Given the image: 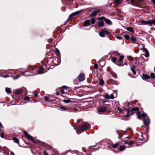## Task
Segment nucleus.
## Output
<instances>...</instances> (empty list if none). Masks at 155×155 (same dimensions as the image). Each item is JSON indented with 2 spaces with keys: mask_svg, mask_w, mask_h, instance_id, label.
I'll return each instance as SVG.
<instances>
[{
  "mask_svg": "<svg viewBox=\"0 0 155 155\" xmlns=\"http://www.w3.org/2000/svg\"><path fill=\"white\" fill-rule=\"evenodd\" d=\"M142 45V50L146 53V54H142L141 55V56L140 57L139 60V62H140V63L144 62L145 61L143 59V58L142 57V55H144L146 57H147L149 55V53L148 50L146 48L144 47L143 45Z\"/></svg>",
  "mask_w": 155,
  "mask_h": 155,
  "instance_id": "1",
  "label": "nucleus"
},
{
  "mask_svg": "<svg viewBox=\"0 0 155 155\" xmlns=\"http://www.w3.org/2000/svg\"><path fill=\"white\" fill-rule=\"evenodd\" d=\"M90 124L87 122H85L83 124L82 127H80V129L82 131H83L90 128Z\"/></svg>",
  "mask_w": 155,
  "mask_h": 155,
  "instance_id": "2",
  "label": "nucleus"
},
{
  "mask_svg": "<svg viewBox=\"0 0 155 155\" xmlns=\"http://www.w3.org/2000/svg\"><path fill=\"white\" fill-rule=\"evenodd\" d=\"M24 134L27 139L29 140L32 142L35 143L36 142V140L33 139V137L28 134L26 131L24 132Z\"/></svg>",
  "mask_w": 155,
  "mask_h": 155,
  "instance_id": "3",
  "label": "nucleus"
},
{
  "mask_svg": "<svg viewBox=\"0 0 155 155\" xmlns=\"http://www.w3.org/2000/svg\"><path fill=\"white\" fill-rule=\"evenodd\" d=\"M107 109L105 107L102 106L98 108L97 110V111L99 114H101L105 111Z\"/></svg>",
  "mask_w": 155,
  "mask_h": 155,
  "instance_id": "4",
  "label": "nucleus"
},
{
  "mask_svg": "<svg viewBox=\"0 0 155 155\" xmlns=\"http://www.w3.org/2000/svg\"><path fill=\"white\" fill-rule=\"evenodd\" d=\"M80 12V11H77V12H74L72 14H71L69 16V19H72L73 18V17L74 16H75V15H78Z\"/></svg>",
  "mask_w": 155,
  "mask_h": 155,
  "instance_id": "5",
  "label": "nucleus"
},
{
  "mask_svg": "<svg viewBox=\"0 0 155 155\" xmlns=\"http://www.w3.org/2000/svg\"><path fill=\"white\" fill-rule=\"evenodd\" d=\"M85 78V75L83 73H81L78 76V79L79 81H82Z\"/></svg>",
  "mask_w": 155,
  "mask_h": 155,
  "instance_id": "6",
  "label": "nucleus"
},
{
  "mask_svg": "<svg viewBox=\"0 0 155 155\" xmlns=\"http://www.w3.org/2000/svg\"><path fill=\"white\" fill-rule=\"evenodd\" d=\"M140 112H138L137 113V115L138 116V117L139 119H140L141 117L145 118L147 117V115L145 114H143L140 115Z\"/></svg>",
  "mask_w": 155,
  "mask_h": 155,
  "instance_id": "7",
  "label": "nucleus"
},
{
  "mask_svg": "<svg viewBox=\"0 0 155 155\" xmlns=\"http://www.w3.org/2000/svg\"><path fill=\"white\" fill-rule=\"evenodd\" d=\"M143 124L146 125H148L150 124V120L147 117L146 118L144 119L143 120Z\"/></svg>",
  "mask_w": 155,
  "mask_h": 155,
  "instance_id": "8",
  "label": "nucleus"
},
{
  "mask_svg": "<svg viewBox=\"0 0 155 155\" xmlns=\"http://www.w3.org/2000/svg\"><path fill=\"white\" fill-rule=\"evenodd\" d=\"M149 25L151 26H152L153 25H155V20H148L147 21V25Z\"/></svg>",
  "mask_w": 155,
  "mask_h": 155,
  "instance_id": "9",
  "label": "nucleus"
},
{
  "mask_svg": "<svg viewBox=\"0 0 155 155\" xmlns=\"http://www.w3.org/2000/svg\"><path fill=\"white\" fill-rule=\"evenodd\" d=\"M44 69L43 68L41 67L39 68L38 70V74H42L44 73Z\"/></svg>",
  "mask_w": 155,
  "mask_h": 155,
  "instance_id": "10",
  "label": "nucleus"
},
{
  "mask_svg": "<svg viewBox=\"0 0 155 155\" xmlns=\"http://www.w3.org/2000/svg\"><path fill=\"white\" fill-rule=\"evenodd\" d=\"M99 12V10H96L93 11L90 15V16L91 17L94 16L96 15L97 13Z\"/></svg>",
  "mask_w": 155,
  "mask_h": 155,
  "instance_id": "11",
  "label": "nucleus"
},
{
  "mask_svg": "<svg viewBox=\"0 0 155 155\" xmlns=\"http://www.w3.org/2000/svg\"><path fill=\"white\" fill-rule=\"evenodd\" d=\"M90 21L89 20H87L84 22V26H87L90 25Z\"/></svg>",
  "mask_w": 155,
  "mask_h": 155,
  "instance_id": "12",
  "label": "nucleus"
},
{
  "mask_svg": "<svg viewBox=\"0 0 155 155\" xmlns=\"http://www.w3.org/2000/svg\"><path fill=\"white\" fill-rule=\"evenodd\" d=\"M105 22L108 25H111L112 24V22L108 19L105 18Z\"/></svg>",
  "mask_w": 155,
  "mask_h": 155,
  "instance_id": "13",
  "label": "nucleus"
},
{
  "mask_svg": "<svg viewBox=\"0 0 155 155\" xmlns=\"http://www.w3.org/2000/svg\"><path fill=\"white\" fill-rule=\"evenodd\" d=\"M105 35L104 30H102L101 31L99 32V35L101 37H104Z\"/></svg>",
  "mask_w": 155,
  "mask_h": 155,
  "instance_id": "14",
  "label": "nucleus"
},
{
  "mask_svg": "<svg viewBox=\"0 0 155 155\" xmlns=\"http://www.w3.org/2000/svg\"><path fill=\"white\" fill-rule=\"evenodd\" d=\"M142 78L143 80L149 79L150 78V77L148 75L143 74Z\"/></svg>",
  "mask_w": 155,
  "mask_h": 155,
  "instance_id": "15",
  "label": "nucleus"
},
{
  "mask_svg": "<svg viewBox=\"0 0 155 155\" xmlns=\"http://www.w3.org/2000/svg\"><path fill=\"white\" fill-rule=\"evenodd\" d=\"M22 93V90L21 89H18L15 91V93L17 94H21Z\"/></svg>",
  "mask_w": 155,
  "mask_h": 155,
  "instance_id": "16",
  "label": "nucleus"
},
{
  "mask_svg": "<svg viewBox=\"0 0 155 155\" xmlns=\"http://www.w3.org/2000/svg\"><path fill=\"white\" fill-rule=\"evenodd\" d=\"M104 25V22L103 21H100L98 22V25L99 26L103 27Z\"/></svg>",
  "mask_w": 155,
  "mask_h": 155,
  "instance_id": "17",
  "label": "nucleus"
},
{
  "mask_svg": "<svg viewBox=\"0 0 155 155\" xmlns=\"http://www.w3.org/2000/svg\"><path fill=\"white\" fill-rule=\"evenodd\" d=\"M127 30L129 31H130L132 32H133L134 31V29L130 27H128L127 28Z\"/></svg>",
  "mask_w": 155,
  "mask_h": 155,
  "instance_id": "18",
  "label": "nucleus"
},
{
  "mask_svg": "<svg viewBox=\"0 0 155 155\" xmlns=\"http://www.w3.org/2000/svg\"><path fill=\"white\" fill-rule=\"evenodd\" d=\"M119 145V143H117L114 144H112V146L114 148H116L118 147Z\"/></svg>",
  "mask_w": 155,
  "mask_h": 155,
  "instance_id": "19",
  "label": "nucleus"
},
{
  "mask_svg": "<svg viewBox=\"0 0 155 155\" xmlns=\"http://www.w3.org/2000/svg\"><path fill=\"white\" fill-rule=\"evenodd\" d=\"M13 140L14 142L18 143L19 142V140L16 138H13Z\"/></svg>",
  "mask_w": 155,
  "mask_h": 155,
  "instance_id": "20",
  "label": "nucleus"
},
{
  "mask_svg": "<svg viewBox=\"0 0 155 155\" xmlns=\"http://www.w3.org/2000/svg\"><path fill=\"white\" fill-rule=\"evenodd\" d=\"M125 146L124 145H121L119 147V149L120 151H121L124 150L125 148Z\"/></svg>",
  "mask_w": 155,
  "mask_h": 155,
  "instance_id": "21",
  "label": "nucleus"
},
{
  "mask_svg": "<svg viewBox=\"0 0 155 155\" xmlns=\"http://www.w3.org/2000/svg\"><path fill=\"white\" fill-rule=\"evenodd\" d=\"M122 0H114V2L117 4H120L122 2Z\"/></svg>",
  "mask_w": 155,
  "mask_h": 155,
  "instance_id": "22",
  "label": "nucleus"
},
{
  "mask_svg": "<svg viewBox=\"0 0 155 155\" xmlns=\"http://www.w3.org/2000/svg\"><path fill=\"white\" fill-rule=\"evenodd\" d=\"M127 114L124 116V117H128L130 116V112L128 110H127Z\"/></svg>",
  "mask_w": 155,
  "mask_h": 155,
  "instance_id": "23",
  "label": "nucleus"
},
{
  "mask_svg": "<svg viewBox=\"0 0 155 155\" xmlns=\"http://www.w3.org/2000/svg\"><path fill=\"white\" fill-rule=\"evenodd\" d=\"M130 40L133 42H135L136 41V38L134 37H131Z\"/></svg>",
  "mask_w": 155,
  "mask_h": 155,
  "instance_id": "24",
  "label": "nucleus"
},
{
  "mask_svg": "<svg viewBox=\"0 0 155 155\" xmlns=\"http://www.w3.org/2000/svg\"><path fill=\"white\" fill-rule=\"evenodd\" d=\"M141 23L145 25H147V21L142 20L141 21Z\"/></svg>",
  "mask_w": 155,
  "mask_h": 155,
  "instance_id": "25",
  "label": "nucleus"
},
{
  "mask_svg": "<svg viewBox=\"0 0 155 155\" xmlns=\"http://www.w3.org/2000/svg\"><path fill=\"white\" fill-rule=\"evenodd\" d=\"M139 108L137 107H134L132 109V110L133 111H137L139 110Z\"/></svg>",
  "mask_w": 155,
  "mask_h": 155,
  "instance_id": "26",
  "label": "nucleus"
},
{
  "mask_svg": "<svg viewBox=\"0 0 155 155\" xmlns=\"http://www.w3.org/2000/svg\"><path fill=\"white\" fill-rule=\"evenodd\" d=\"M5 91L8 93H10L11 92V91L9 88H6L5 89Z\"/></svg>",
  "mask_w": 155,
  "mask_h": 155,
  "instance_id": "27",
  "label": "nucleus"
},
{
  "mask_svg": "<svg viewBox=\"0 0 155 155\" xmlns=\"http://www.w3.org/2000/svg\"><path fill=\"white\" fill-rule=\"evenodd\" d=\"M60 107L61 109L63 110H67V109H68V110L69 109L68 108H67L66 107H65L63 106H61Z\"/></svg>",
  "mask_w": 155,
  "mask_h": 155,
  "instance_id": "28",
  "label": "nucleus"
},
{
  "mask_svg": "<svg viewBox=\"0 0 155 155\" xmlns=\"http://www.w3.org/2000/svg\"><path fill=\"white\" fill-rule=\"evenodd\" d=\"M124 58V57L123 56H120L119 57V59L118 61V62H120L122 61V60Z\"/></svg>",
  "mask_w": 155,
  "mask_h": 155,
  "instance_id": "29",
  "label": "nucleus"
},
{
  "mask_svg": "<svg viewBox=\"0 0 155 155\" xmlns=\"http://www.w3.org/2000/svg\"><path fill=\"white\" fill-rule=\"evenodd\" d=\"M124 37L127 40H128L130 38V36L128 35H124Z\"/></svg>",
  "mask_w": 155,
  "mask_h": 155,
  "instance_id": "30",
  "label": "nucleus"
},
{
  "mask_svg": "<svg viewBox=\"0 0 155 155\" xmlns=\"http://www.w3.org/2000/svg\"><path fill=\"white\" fill-rule=\"evenodd\" d=\"M63 101L65 103H68L71 102V101L69 99L64 100Z\"/></svg>",
  "mask_w": 155,
  "mask_h": 155,
  "instance_id": "31",
  "label": "nucleus"
},
{
  "mask_svg": "<svg viewBox=\"0 0 155 155\" xmlns=\"http://www.w3.org/2000/svg\"><path fill=\"white\" fill-rule=\"evenodd\" d=\"M111 60L114 63H116L117 61L116 58H112Z\"/></svg>",
  "mask_w": 155,
  "mask_h": 155,
  "instance_id": "32",
  "label": "nucleus"
},
{
  "mask_svg": "<svg viewBox=\"0 0 155 155\" xmlns=\"http://www.w3.org/2000/svg\"><path fill=\"white\" fill-rule=\"evenodd\" d=\"M110 96L108 94H106L105 95L104 97L106 99H110Z\"/></svg>",
  "mask_w": 155,
  "mask_h": 155,
  "instance_id": "33",
  "label": "nucleus"
},
{
  "mask_svg": "<svg viewBox=\"0 0 155 155\" xmlns=\"http://www.w3.org/2000/svg\"><path fill=\"white\" fill-rule=\"evenodd\" d=\"M95 22V20L94 18H92L91 20V22L92 24H94Z\"/></svg>",
  "mask_w": 155,
  "mask_h": 155,
  "instance_id": "34",
  "label": "nucleus"
},
{
  "mask_svg": "<svg viewBox=\"0 0 155 155\" xmlns=\"http://www.w3.org/2000/svg\"><path fill=\"white\" fill-rule=\"evenodd\" d=\"M55 51L56 53L57 54H60V51L59 50L58 48H56L55 50Z\"/></svg>",
  "mask_w": 155,
  "mask_h": 155,
  "instance_id": "35",
  "label": "nucleus"
},
{
  "mask_svg": "<svg viewBox=\"0 0 155 155\" xmlns=\"http://www.w3.org/2000/svg\"><path fill=\"white\" fill-rule=\"evenodd\" d=\"M127 59L130 61H132L133 60V58L130 56H128L127 57Z\"/></svg>",
  "mask_w": 155,
  "mask_h": 155,
  "instance_id": "36",
  "label": "nucleus"
},
{
  "mask_svg": "<svg viewBox=\"0 0 155 155\" xmlns=\"http://www.w3.org/2000/svg\"><path fill=\"white\" fill-rule=\"evenodd\" d=\"M105 18H104V17L103 16L101 17L98 18V20H104L105 21Z\"/></svg>",
  "mask_w": 155,
  "mask_h": 155,
  "instance_id": "37",
  "label": "nucleus"
},
{
  "mask_svg": "<svg viewBox=\"0 0 155 155\" xmlns=\"http://www.w3.org/2000/svg\"><path fill=\"white\" fill-rule=\"evenodd\" d=\"M150 76L153 78H155V75L153 73H151L150 74Z\"/></svg>",
  "mask_w": 155,
  "mask_h": 155,
  "instance_id": "38",
  "label": "nucleus"
},
{
  "mask_svg": "<svg viewBox=\"0 0 155 155\" xmlns=\"http://www.w3.org/2000/svg\"><path fill=\"white\" fill-rule=\"evenodd\" d=\"M104 32L105 34H106L107 35H109V32L107 30H104Z\"/></svg>",
  "mask_w": 155,
  "mask_h": 155,
  "instance_id": "39",
  "label": "nucleus"
},
{
  "mask_svg": "<svg viewBox=\"0 0 155 155\" xmlns=\"http://www.w3.org/2000/svg\"><path fill=\"white\" fill-rule=\"evenodd\" d=\"M34 95H35V97H37L38 96V94L37 93L36 91L35 90L34 91Z\"/></svg>",
  "mask_w": 155,
  "mask_h": 155,
  "instance_id": "40",
  "label": "nucleus"
},
{
  "mask_svg": "<svg viewBox=\"0 0 155 155\" xmlns=\"http://www.w3.org/2000/svg\"><path fill=\"white\" fill-rule=\"evenodd\" d=\"M117 109L120 112L123 113V110L121 108L119 107H117Z\"/></svg>",
  "mask_w": 155,
  "mask_h": 155,
  "instance_id": "41",
  "label": "nucleus"
},
{
  "mask_svg": "<svg viewBox=\"0 0 155 155\" xmlns=\"http://www.w3.org/2000/svg\"><path fill=\"white\" fill-rule=\"evenodd\" d=\"M110 98L111 99H113L114 98V97L113 94H111L110 95Z\"/></svg>",
  "mask_w": 155,
  "mask_h": 155,
  "instance_id": "42",
  "label": "nucleus"
},
{
  "mask_svg": "<svg viewBox=\"0 0 155 155\" xmlns=\"http://www.w3.org/2000/svg\"><path fill=\"white\" fill-rule=\"evenodd\" d=\"M133 144H134V142L132 141H130V142H128V144L129 145H130Z\"/></svg>",
  "mask_w": 155,
  "mask_h": 155,
  "instance_id": "43",
  "label": "nucleus"
},
{
  "mask_svg": "<svg viewBox=\"0 0 155 155\" xmlns=\"http://www.w3.org/2000/svg\"><path fill=\"white\" fill-rule=\"evenodd\" d=\"M0 137L2 138H4V135L3 133H2L1 134Z\"/></svg>",
  "mask_w": 155,
  "mask_h": 155,
  "instance_id": "44",
  "label": "nucleus"
},
{
  "mask_svg": "<svg viewBox=\"0 0 155 155\" xmlns=\"http://www.w3.org/2000/svg\"><path fill=\"white\" fill-rule=\"evenodd\" d=\"M20 77V75H17L16 76L15 78H14V79H16L18 78L19 77Z\"/></svg>",
  "mask_w": 155,
  "mask_h": 155,
  "instance_id": "45",
  "label": "nucleus"
},
{
  "mask_svg": "<svg viewBox=\"0 0 155 155\" xmlns=\"http://www.w3.org/2000/svg\"><path fill=\"white\" fill-rule=\"evenodd\" d=\"M43 153L44 155H48V153L46 151H44L43 152Z\"/></svg>",
  "mask_w": 155,
  "mask_h": 155,
  "instance_id": "46",
  "label": "nucleus"
},
{
  "mask_svg": "<svg viewBox=\"0 0 155 155\" xmlns=\"http://www.w3.org/2000/svg\"><path fill=\"white\" fill-rule=\"evenodd\" d=\"M117 38L118 39H119V40H120V39H121L122 38V37L121 36H117Z\"/></svg>",
  "mask_w": 155,
  "mask_h": 155,
  "instance_id": "47",
  "label": "nucleus"
},
{
  "mask_svg": "<svg viewBox=\"0 0 155 155\" xmlns=\"http://www.w3.org/2000/svg\"><path fill=\"white\" fill-rule=\"evenodd\" d=\"M104 81L102 80L100 81V84L101 85H103L104 84Z\"/></svg>",
  "mask_w": 155,
  "mask_h": 155,
  "instance_id": "48",
  "label": "nucleus"
},
{
  "mask_svg": "<svg viewBox=\"0 0 155 155\" xmlns=\"http://www.w3.org/2000/svg\"><path fill=\"white\" fill-rule=\"evenodd\" d=\"M29 97L28 96H26L25 97V99L26 100H29Z\"/></svg>",
  "mask_w": 155,
  "mask_h": 155,
  "instance_id": "49",
  "label": "nucleus"
},
{
  "mask_svg": "<svg viewBox=\"0 0 155 155\" xmlns=\"http://www.w3.org/2000/svg\"><path fill=\"white\" fill-rule=\"evenodd\" d=\"M94 68L96 69H97L98 68V65L97 64H95L94 65Z\"/></svg>",
  "mask_w": 155,
  "mask_h": 155,
  "instance_id": "50",
  "label": "nucleus"
},
{
  "mask_svg": "<svg viewBox=\"0 0 155 155\" xmlns=\"http://www.w3.org/2000/svg\"><path fill=\"white\" fill-rule=\"evenodd\" d=\"M60 92L62 94H64V90H61Z\"/></svg>",
  "mask_w": 155,
  "mask_h": 155,
  "instance_id": "51",
  "label": "nucleus"
},
{
  "mask_svg": "<svg viewBox=\"0 0 155 155\" xmlns=\"http://www.w3.org/2000/svg\"><path fill=\"white\" fill-rule=\"evenodd\" d=\"M132 71L133 73L134 74H136V72L135 71V70H132Z\"/></svg>",
  "mask_w": 155,
  "mask_h": 155,
  "instance_id": "52",
  "label": "nucleus"
},
{
  "mask_svg": "<svg viewBox=\"0 0 155 155\" xmlns=\"http://www.w3.org/2000/svg\"><path fill=\"white\" fill-rule=\"evenodd\" d=\"M135 0H131V3H133L134 2H136L135 1Z\"/></svg>",
  "mask_w": 155,
  "mask_h": 155,
  "instance_id": "53",
  "label": "nucleus"
},
{
  "mask_svg": "<svg viewBox=\"0 0 155 155\" xmlns=\"http://www.w3.org/2000/svg\"><path fill=\"white\" fill-rule=\"evenodd\" d=\"M45 100L46 101H48V98L47 97H45Z\"/></svg>",
  "mask_w": 155,
  "mask_h": 155,
  "instance_id": "54",
  "label": "nucleus"
},
{
  "mask_svg": "<svg viewBox=\"0 0 155 155\" xmlns=\"http://www.w3.org/2000/svg\"><path fill=\"white\" fill-rule=\"evenodd\" d=\"M151 2L155 5V0H151Z\"/></svg>",
  "mask_w": 155,
  "mask_h": 155,
  "instance_id": "55",
  "label": "nucleus"
},
{
  "mask_svg": "<svg viewBox=\"0 0 155 155\" xmlns=\"http://www.w3.org/2000/svg\"><path fill=\"white\" fill-rule=\"evenodd\" d=\"M62 87L64 89H67V87L66 86H64Z\"/></svg>",
  "mask_w": 155,
  "mask_h": 155,
  "instance_id": "56",
  "label": "nucleus"
},
{
  "mask_svg": "<svg viewBox=\"0 0 155 155\" xmlns=\"http://www.w3.org/2000/svg\"><path fill=\"white\" fill-rule=\"evenodd\" d=\"M134 66H133V67H131L130 68H131V71H132V70H134Z\"/></svg>",
  "mask_w": 155,
  "mask_h": 155,
  "instance_id": "57",
  "label": "nucleus"
},
{
  "mask_svg": "<svg viewBox=\"0 0 155 155\" xmlns=\"http://www.w3.org/2000/svg\"><path fill=\"white\" fill-rule=\"evenodd\" d=\"M124 143L125 144H128V142L127 141H124Z\"/></svg>",
  "mask_w": 155,
  "mask_h": 155,
  "instance_id": "58",
  "label": "nucleus"
},
{
  "mask_svg": "<svg viewBox=\"0 0 155 155\" xmlns=\"http://www.w3.org/2000/svg\"><path fill=\"white\" fill-rule=\"evenodd\" d=\"M113 53H118V52L117 51H113Z\"/></svg>",
  "mask_w": 155,
  "mask_h": 155,
  "instance_id": "59",
  "label": "nucleus"
},
{
  "mask_svg": "<svg viewBox=\"0 0 155 155\" xmlns=\"http://www.w3.org/2000/svg\"><path fill=\"white\" fill-rule=\"evenodd\" d=\"M56 94L57 95H59V93L58 92H57L56 93Z\"/></svg>",
  "mask_w": 155,
  "mask_h": 155,
  "instance_id": "60",
  "label": "nucleus"
},
{
  "mask_svg": "<svg viewBox=\"0 0 155 155\" xmlns=\"http://www.w3.org/2000/svg\"><path fill=\"white\" fill-rule=\"evenodd\" d=\"M8 77V76H5V75L4 76V78H6V77Z\"/></svg>",
  "mask_w": 155,
  "mask_h": 155,
  "instance_id": "61",
  "label": "nucleus"
},
{
  "mask_svg": "<svg viewBox=\"0 0 155 155\" xmlns=\"http://www.w3.org/2000/svg\"><path fill=\"white\" fill-rule=\"evenodd\" d=\"M126 138H130V137H126Z\"/></svg>",
  "mask_w": 155,
  "mask_h": 155,
  "instance_id": "62",
  "label": "nucleus"
},
{
  "mask_svg": "<svg viewBox=\"0 0 155 155\" xmlns=\"http://www.w3.org/2000/svg\"><path fill=\"white\" fill-rule=\"evenodd\" d=\"M139 0L140 1H143L144 0Z\"/></svg>",
  "mask_w": 155,
  "mask_h": 155,
  "instance_id": "63",
  "label": "nucleus"
},
{
  "mask_svg": "<svg viewBox=\"0 0 155 155\" xmlns=\"http://www.w3.org/2000/svg\"><path fill=\"white\" fill-rule=\"evenodd\" d=\"M126 1H129V0H126Z\"/></svg>",
  "mask_w": 155,
  "mask_h": 155,
  "instance_id": "64",
  "label": "nucleus"
}]
</instances>
